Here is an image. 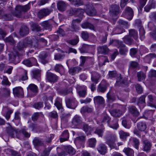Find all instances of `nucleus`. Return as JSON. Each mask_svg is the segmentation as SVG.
<instances>
[{"mask_svg":"<svg viewBox=\"0 0 156 156\" xmlns=\"http://www.w3.org/2000/svg\"><path fill=\"white\" fill-rule=\"evenodd\" d=\"M38 41L44 42L45 44H46L47 42L46 40L43 38H41L38 40H35L34 38L31 39L28 37L25 38L23 41H20L16 47L17 50L16 51V55H20V54L18 53V51L22 50L24 48L27 47H30L32 46L34 47L37 46L38 45Z\"/></svg>","mask_w":156,"mask_h":156,"instance_id":"obj_1","label":"nucleus"},{"mask_svg":"<svg viewBox=\"0 0 156 156\" xmlns=\"http://www.w3.org/2000/svg\"><path fill=\"white\" fill-rule=\"evenodd\" d=\"M26 127L24 126L22 129L19 131H17L15 129L11 126H9L6 129V131L7 134L11 137H14L16 135L17 137L20 139L23 138V135L25 137H29L30 134L26 131L27 129H25Z\"/></svg>","mask_w":156,"mask_h":156,"instance_id":"obj_2","label":"nucleus"},{"mask_svg":"<svg viewBox=\"0 0 156 156\" xmlns=\"http://www.w3.org/2000/svg\"><path fill=\"white\" fill-rule=\"evenodd\" d=\"M106 143L108 144L110 148H114L115 146V142L116 139L115 135L113 134H109L105 137Z\"/></svg>","mask_w":156,"mask_h":156,"instance_id":"obj_3","label":"nucleus"},{"mask_svg":"<svg viewBox=\"0 0 156 156\" xmlns=\"http://www.w3.org/2000/svg\"><path fill=\"white\" fill-rule=\"evenodd\" d=\"M110 118L107 115H105L102 120V122H107L108 126L110 128L116 129L119 127V125L116 119H114L111 122H110Z\"/></svg>","mask_w":156,"mask_h":156,"instance_id":"obj_4","label":"nucleus"},{"mask_svg":"<svg viewBox=\"0 0 156 156\" xmlns=\"http://www.w3.org/2000/svg\"><path fill=\"white\" fill-rule=\"evenodd\" d=\"M85 12L88 15L90 16H94L97 13L95 9L90 6L89 5L87 6L85 9H78L76 12L77 14L80 13L81 14H82Z\"/></svg>","mask_w":156,"mask_h":156,"instance_id":"obj_5","label":"nucleus"},{"mask_svg":"<svg viewBox=\"0 0 156 156\" xmlns=\"http://www.w3.org/2000/svg\"><path fill=\"white\" fill-rule=\"evenodd\" d=\"M29 5V4H28L24 6H17L15 8L14 15L17 17H20L22 12H26L30 9Z\"/></svg>","mask_w":156,"mask_h":156,"instance_id":"obj_6","label":"nucleus"},{"mask_svg":"<svg viewBox=\"0 0 156 156\" xmlns=\"http://www.w3.org/2000/svg\"><path fill=\"white\" fill-rule=\"evenodd\" d=\"M122 108L120 110L115 109L110 111V113L112 116L114 117H119L122 115L125 112L126 109V106H122L120 107Z\"/></svg>","mask_w":156,"mask_h":156,"instance_id":"obj_7","label":"nucleus"},{"mask_svg":"<svg viewBox=\"0 0 156 156\" xmlns=\"http://www.w3.org/2000/svg\"><path fill=\"white\" fill-rule=\"evenodd\" d=\"M134 16V12L131 7L127 6L125 9V12L123 13L122 16L126 18L129 20H131Z\"/></svg>","mask_w":156,"mask_h":156,"instance_id":"obj_8","label":"nucleus"},{"mask_svg":"<svg viewBox=\"0 0 156 156\" xmlns=\"http://www.w3.org/2000/svg\"><path fill=\"white\" fill-rule=\"evenodd\" d=\"M66 103L67 107L71 109H75L77 105L76 101L73 98H66Z\"/></svg>","mask_w":156,"mask_h":156,"instance_id":"obj_9","label":"nucleus"},{"mask_svg":"<svg viewBox=\"0 0 156 156\" xmlns=\"http://www.w3.org/2000/svg\"><path fill=\"white\" fill-rule=\"evenodd\" d=\"M46 80L50 83H55L57 81L58 77L55 74L48 70L46 74Z\"/></svg>","mask_w":156,"mask_h":156,"instance_id":"obj_10","label":"nucleus"},{"mask_svg":"<svg viewBox=\"0 0 156 156\" xmlns=\"http://www.w3.org/2000/svg\"><path fill=\"white\" fill-rule=\"evenodd\" d=\"M53 10L51 9L44 8L40 10L38 14V16L39 18H42L48 15Z\"/></svg>","mask_w":156,"mask_h":156,"instance_id":"obj_11","label":"nucleus"},{"mask_svg":"<svg viewBox=\"0 0 156 156\" xmlns=\"http://www.w3.org/2000/svg\"><path fill=\"white\" fill-rule=\"evenodd\" d=\"M13 93L15 97H22L24 95L23 90L21 87H16L13 89Z\"/></svg>","mask_w":156,"mask_h":156,"instance_id":"obj_12","label":"nucleus"},{"mask_svg":"<svg viewBox=\"0 0 156 156\" xmlns=\"http://www.w3.org/2000/svg\"><path fill=\"white\" fill-rule=\"evenodd\" d=\"M116 80V82L115 84V86H119L122 84H126L128 83L127 79L126 77L122 78L120 74L118 75Z\"/></svg>","mask_w":156,"mask_h":156,"instance_id":"obj_13","label":"nucleus"},{"mask_svg":"<svg viewBox=\"0 0 156 156\" xmlns=\"http://www.w3.org/2000/svg\"><path fill=\"white\" fill-rule=\"evenodd\" d=\"M27 90L29 93H31L34 95H36L38 91L37 86L34 84H30L27 87Z\"/></svg>","mask_w":156,"mask_h":156,"instance_id":"obj_14","label":"nucleus"},{"mask_svg":"<svg viewBox=\"0 0 156 156\" xmlns=\"http://www.w3.org/2000/svg\"><path fill=\"white\" fill-rule=\"evenodd\" d=\"M13 110L10 109L7 107H4L2 112L6 119L8 120L10 117L11 114L13 112Z\"/></svg>","mask_w":156,"mask_h":156,"instance_id":"obj_15","label":"nucleus"},{"mask_svg":"<svg viewBox=\"0 0 156 156\" xmlns=\"http://www.w3.org/2000/svg\"><path fill=\"white\" fill-rule=\"evenodd\" d=\"M147 94L148 93H145L139 98L137 105L140 108H143L145 106V98Z\"/></svg>","mask_w":156,"mask_h":156,"instance_id":"obj_16","label":"nucleus"},{"mask_svg":"<svg viewBox=\"0 0 156 156\" xmlns=\"http://www.w3.org/2000/svg\"><path fill=\"white\" fill-rule=\"evenodd\" d=\"M119 7L118 5H113L111 7L110 12L112 16H114L119 14Z\"/></svg>","mask_w":156,"mask_h":156,"instance_id":"obj_17","label":"nucleus"},{"mask_svg":"<svg viewBox=\"0 0 156 156\" xmlns=\"http://www.w3.org/2000/svg\"><path fill=\"white\" fill-rule=\"evenodd\" d=\"M29 30L28 28L26 26H22L20 30L19 34L22 36H24L27 35L29 33Z\"/></svg>","mask_w":156,"mask_h":156,"instance_id":"obj_18","label":"nucleus"},{"mask_svg":"<svg viewBox=\"0 0 156 156\" xmlns=\"http://www.w3.org/2000/svg\"><path fill=\"white\" fill-rule=\"evenodd\" d=\"M80 20L79 19L73 20L72 25L71 27V30L72 31H76L79 30L78 24Z\"/></svg>","mask_w":156,"mask_h":156,"instance_id":"obj_19","label":"nucleus"},{"mask_svg":"<svg viewBox=\"0 0 156 156\" xmlns=\"http://www.w3.org/2000/svg\"><path fill=\"white\" fill-rule=\"evenodd\" d=\"M146 72H143L142 71L138 72L136 75L138 81H144L146 77Z\"/></svg>","mask_w":156,"mask_h":156,"instance_id":"obj_20","label":"nucleus"},{"mask_svg":"<svg viewBox=\"0 0 156 156\" xmlns=\"http://www.w3.org/2000/svg\"><path fill=\"white\" fill-rule=\"evenodd\" d=\"M69 137V134L67 130L64 131L62 133L60 140L61 142L67 140Z\"/></svg>","mask_w":156,"mask_h":156,"instance_id":"obj_21","label":"nucleus"},{"mask_svg":"<svg viewBox=\"0 0 156 156\" xmlns=\"http://www.w3.org/2000/svg\"><path fill=\"white\" fill-rule=\"evenodd\" d=\"M100 78V75L97 73L94 72L92 73L91 80L92 82H94L95 84L98 83V80Z\"/></svg>","mask_w":156,"mask_h":156,"instance_id":"obj_22","label":"nucleus"},{"mask_svg":"<svg viewBox=\"0 0 156 156\" xmlns=\"http://www.w3.org/2000/svg\"><path fill=\"white\" fill-rule=\"evenodd\" d=\"M57 6L58 10L61 11H65L66 7V4L62 1H60L57 3Z\"/></svg>","mask_w":156,"mask_h":156,"instance_id":"obj_23","label":"nucleus"},{"mask_svg":"<svg viewBox=\"0 0 156 156\" xmlns=\"http://www.w3.org/2000/svg\"><path fill=\"white\" fill-rule=\"evenodd\" d=\"M72 122L73 124L75 126L79 125L81 122V118L78 115H76L73 118Z\"/></svg>","mask_w":156,"mask_h":156,"instance_id":"obj_24","label":"nucleus"},{"mask_svg":"<svg viewBox=\"0 0 156 156\" xmlns=\"http://www.w3.org/2000/svg\"><path fill=\"white\" fill-rule=\"evenodd\" d=\"M123 151L127 156H134V151L130 148H124Z\"/></svg>","mask_w":156,"mask_h":156,"instance_id":"obj_25","label":"nucleus"},{"mask_svg":"<svg viewBox=\"0 0 156 156\" xmlns=\"http://www.w3.org/2000/svg\"><path fill=\"white\" fill-rule=\"evenodd\" d=\"M97 150L100 153L104 154L106 152V147L104 144H101L98 146Z\"/></svg>","mask_w":156,"mask_h":156,"instance_id":"obj_26","label":"nucleus"},{"mask_svg":"<svg viewBox=\"0 0 156 156\" xmlns=\"http://www.w3.org/2000/svg\"><path fill=\"white\" fill-rule=\"evenodd\" d=\"M94 103L99 104H103L105 102V101L103 98L99 96L94 97Z\"/></svg>","mask_w":156,"mask_h":156,"instance_id":"obj_27","label":"nucleus"},{"mask_svg":"<svg viewBox=\"0 0 156 156\" xmlns=\"http://www.w3.org/2000/svg\"><path fill=\"white\" fill-rule=\"evenodd\" d=\"M81 70V69L80 67L79 66L75 67L69 69V72L70 74L74 75L76 73H78Z\"/></svg>","mask_w":156,"mask_h":156,"instance_id":"obj_28","label":"nucleus"},{"mask_svg":"<svg viewBox=\"0 0 156 156\" xmlns=\"http://www.w3.org/2000/svg\"><path fill=\"white\" fill-rule=\"evenodd\" d=\"M34 145L36 147L42 146L44 144L43 142L39 139L38 137H35L33 140Z\"/></svg>","mask_w":156,"mask_h":156,"instance_id":"obj_29","label":"nucleus"},{"mask_svg":"<svg viewBox=\"0 0 156 156\" xmlns=\"http://www.w3.org/2000/svg\"><path fill=\"white\" fill-rule=\"evenodd\" d=\"M98 50L100 53L106 54L108 52L109 49L106 46L104 45L98 47Z\"/></svg>","mask_w":156,"mask_h":156,"instance_id":"obj_30","label":"nucleus"},{"mask_svg":"<svg viewBox=\"0 0 156 156\" xmlns=\"http://www.w3.org/2000/svg\"><path fill=\"white\" fill-rule=\"evenodd\" d=\"M137 127L139 130L141 131H143L146 129L147 126L144 122H140L137 124Z\"/></svg>","mask_w":156,"mask_h":156,"instance_id":"obj_31","label":"nucleus"},{"mask_svg":"<svg viewBox=\"0 0 156 156\" xmlns=\"http://www.w3.org/2000/svg\"><path fill=\"white\" fill-rule=\"evenodd\" d=\"M81 27L83 28H89L95 30V27L92 24L88 22H85L81 24Z\"/></svg>","mask_w":156,"mask_h":156,"instance_id":"obj_32","label":"nucleus"},{"mask_svg":"<svg viewBox=\"0 0 156 156\" xmlns=\"http://www.w3.org/2000/svg\"><path fill=\"white\" fill-rule=\"evenodd\" d=\"M144 150L145 151H147L150 150L151 147V144L150 142L147 140H145L144 141Z\"/></svg>","mask_w":156,"mask_h":156,"instance_id":"obj_33","label":"nucleus"},{"mask_svg":"<svg viewBox=\"0 0 156 156\" xmlns=\"http://www.w3.org/2000/svg\"><path fill=\"white\" fill-rule=\"evenodd\" d=\"M103 81H102L98 86V90L99 92L103 93L105 92L107 89V86L105 84L103 83Z\"/></svg>","mask_w":156,"mask_h":156,"instance_id":"obj_34","label":"nucleus"},{"mask_svg":"<svg viewBox=\"0 0 156 156\" xmlns=\"http://www.w3.org/2000/svg\"><path fill=\"white\" fill-rule=\"evenodd\" d=\"M0 78L1 79H2L1 82L2 85L8 86L10 85L11 83L9 81L8 78L6 77L3 76L2 77L0 76Z\"/></svg>","mask_w":156,"mask_h":156,"instance_id":"obj_35","label":"nucleus"},{"mask_svg":"<svg viewBox=\"0 0 156 156\" xmlns=\"http://www.w3.org/2000/svg\"><path fill=\"white\" fill-rule=\"evenodd\" d=\"M129 112L134 116H138L139 113L137 111L136 107L134 106H131L129 108Z\"/></svg>","mask_w":156,"mask_h":156,"instance_id":"obj_36","label":"nucleus"},{"mask_svg":"<svg viewBox=\"0 0 156 156\" xmlns=\"http://www.w3.org/2000/svg\"><path fill=\"white\" fill-rule=\"evenodd\" d=\"M80 89H82L83 90H80L78 92V94L80 97H84L86 94L87 87L85 86L80 87Z\"/></svg>","mask_w":156,"mask_h":156,"instance_id":"obj_37","label":"nucleus"},{"mask_svg":"<svg viewBox=\"0 0 156 156\" xmlns=\"http://www.w3.org/2000/svg\"><path fill=\"white\" fill-rule=\"evenodd\" d=\"M123 39L125 43L129 45L132 44L133 42V40L130 38L129 36H125L123 38Z\"/></svg>","mask_w":156,"mask_h":156,"instance_id":"obj_38","label":"nucleus"},{"mask_svg":"<svg viewBox=\"0 0 156 156\" xmlns=\"http://www.w3.org/2000/svg\"><path fill=\"white\" fill-rule=\"evenodd\" d=\"M119 26L121 27H124L125 28H128L129 26V24L127 22L122 20H120L118 22Z\"/></svg>","mask_w":156,"mask_h":156,"instance_id":"obj_39","label":"nucleus"},{"mask_svg":"<svg viewBox=\"0 0 156 156\" xmlns=\"http://www.w3.org/2000/svg\"><path fill=\"white\" fill-rule=\"evenodd\" d=\"M90 45L86 44H83L81 48L79 49L81 53L87 52L89 50Z\"/></svg>","mask_w":156,"mask_h":156,"instance_id":"obj_40","label":"nucleus"},{"mask_svg":"<svg viewBox=\"0 0 156 156\" xmlns=\"http://www.w3.org/2000/svg\"><path fill=\"white\" fill-rule=\"evenodd\" d=\"M130 140L133 143L134 147L136 149H138L139 145V140L136 138H133L130 139Z\"/></svg>","mask_w":156,"mask_h":156,"instance_id":"obj_41","label":"nucleus"},{"mask_svg":"<svg viewBox=\"0 0 156 156\" xmlns=\"http://www.w3.org/2000/svg\"><path fill=\"white\" fill-rule=\"evenodd\" d=\"M66 151L70 155H74L76 151L73 148L70 146H67L65 147Z\"/></svg>","mask_w":156,"mask_h":156,"instance_id":"obj_42","label":"nucleus"},{"mask_svg":"<svg viewBox=\"0 0 156 156\" xmlns=\"http://www.w3.org/2000/svg\"><path fill=\"white\" fill-rule=\"evenodd\" d=\"M139 30L140 38L141 40L142 41L145 38L144 34L145 33V31L143 27L142 26H140L139 27Z\"/></svg>","mask_w":156,"mask_h":156,"instance_id":"obj_43","label":"nucleus"},{"mask_svg":"<svg viewBox=\"0 0 156 156\" xmlns=\"http://www.w3.org/2000/svg\"><path fill=\"white\" fill-rule=\"evenodd\" d=\"M148 98L149 99V101L152 103L153 104H155L156 105H153L152 104H151V106H153L156 108V97L154 96L151 95H149L148 96Z\"/></svg>","mask_w":156,"mask_h":156,"instance_id":"obj_44","label":"nucleus"},{"mask_svg":"<svg viewBox=\"0 0 156 156\" xmlns=\"http://www.w3.org/2000/svg\"><path fill=\"white\" fill-rule=\"evenodd\" d=\"M41 26L45 29L51 30V25L48 21H45L42 23Z\"/></svg>","mask_w":156,"mask_h":156,"instance_id":"obj_45","label":"nucleus"},{"mask_svg":"<svg viewBox=\"0 0 156 156\" xmlns=\"http://www.w3.org/2000/svg\"><path fill=\"white\" fill-rule=\"evenodd\" d=\"M7 152L10 154L12 156H20V154L18 152L13 150L8 149L7 150Z\"/></svg>","mask_w":156,"mask_h":156,"instance_id":"obj_46","label":"nucleus"},{"mask_svg":"<svg viewBox=\"0 0 156 156\" xmlns=\"http://www.w3.org/2000/svg\"><path fill=\"white\" fill-rule=\"evenodd\" d=\"M119 134L120 138L123 139H126L127 136L129 135V133L124 132L122 130L120 131Z\"/></svg>","mask_w":156,"mask_h":156,"instance_id":"obj_47","label":"nucleus"},{"mask_svg":"<svg viewBox=\"0 0 156 156\" xmlns=\"http://www.w3.org/2000/svg\"><path fill=\"white\" fill-rule=\"evenodd\" d=\"M112 44L114 45L117 46L118 48L120 47H124L125 46V44L118 40H113Z\"/></svg>","mask_w":156,"mask_h":156,"instance_id":"obj_48","label":"nucleus"},{"mask_svg":"<svg viewBox=\"0 0 156 156\" xmlns=\"http://www.w3.org/2000/svg\"><path fill=\"white\" fill-rule=\"evenodd\" d=\"M92 111V109L90 108H89L87 106L83 107L80 110L81 113H84L85 112H90Z\"/></svg>","mask_w":156,"mask_h":156,"instance_id":"obj_49","label":"nucleus"},{"mask_svg":"<svg viewBox=\"0 0 156 156\" xmlns=\"http://www.w3.org/2000/svg\"><path fill=\"white\" fill-rule=\"evenodd\" d=\"M129 36H132L135 39H136L138 38V33L136 31L133 29H132L129 30Z\"/></svg>","mask_w":156,"mask_h":156,"instance_id":"obj_50","label":"nucleus"},{"mask_svg":"<svg viewBox=\"0 0 156 156\" xmlns=\"http://www.w3.org/2000/svg\"><path fill=\"white\" fill-rule=\"evenodd\" d=\"M107 97L108 100L110 102H112L115 99V97L111 92H109L107 94Z\"/></svg>","mask_w":156,"mask_h":156,"instance_id":"obj_51","label":"nucleus"},{"mask_svg":"<svg viewBox=\"0 0 156 156\" xmlns=\"http://www.w3.org/2000/svg\"><path fill=\"white\" fill-rule=\"evenodd\" d=\"M104 129V128L102 129L97 128L94 133L98 134L99 136L102 137L103 135Z\"/></svg>","mask_w":156,"mask_h":156,"instance_id":"obj_52","label":"nucleus"},{"mask_svg":"<svg viewBox=\"0 0 156 156\" xmlns=\"http://www.w3.org/2000/svg\"><path fill=\"white\" fill-rule=\"evenodd\" d=\"M125 32V30L119 26L118 27L115 28L113 31L114 34H119Z\"/></svg>","mask_w":156,"mask_h":156,"instance_id":"obj_53","label":"nucleus"},{"mask_svg":"<svg viewBox=\"0 0 156 156\" xmlns=\"http://www.w3.org/2000/svg\"><path fill=\"white\" fill-rule=\"evenodd\" d=\"M96 140L94 138H91L88 140V144L90 147H94L95 145Z\"/></svg>","mask_w":156,"mask_h":156,"instance_id":"obj_54","label":"nucleus"},{"mask_svg":"<svg viewBox=\"0 0 156 156\" xmlns=\"http://www.w3.org/2000/svg\"><path fill=\"white\" fill-rule=\"evenodd\" d=\"M47 55L46 53L44 55H40V57L41 59V62L44 64H45L46 63H47L48 62V61L47 60L45 59V58L47 57Z\"/></svg>","mask_w":156,"mask_h":156,"instance_id":"obj_55","label":"nucleus"},{"mask_svg":"<svg viewBox=\"0 0 156 156\" xmlns=\"http://www.w3.org/2000/svg\"><path fill=\"white\" fill-rule=\"evenodd\" d=\"M120 48V49L119 51L120 54L122 55H125L128 51L127 48L126 47V46L124 47Z\"/></svg>","mask_w":156,"mask_h":156,"instance_id":"obj_56","label":"nucleus"},{"mask_svg":"<svg viewBox=\"0 0 156 156\" xmlns=\"http://www.w3.org/2000/svg\"><path fill=\"white\" fill-rule=\"evenodd\" d=\"M5 41V42H9L12 44H14L16 43V41L12 36H9L6 38Z\"/></svg>","mask_w":156,"mask_h":156,"instance_id":"obj_57","label":"nucleus"},{"mask_svg":"<svg viewBox=\"0 0 156 156\" xmlns=\"http://www.w3.org/2000/svg\"><path fill=\"white\" fill-rule=\"evenodd\" d=\"M2 19L4 20H11L12 19V17L10 14H4L2 16Z\"/></svg>","mask_w":156,"mask_h":156,"instance_id":"obj_58","label":"nucleus"},{"mask_svg":"<svg viewBox=\"0 0 156 156\" xmlns=\"http://www.w3.org/2000/svg\"><path fill=\"white\" fill-rule=\"evenodd\" d=\"M79 41V39L78 36H76V38L69 41V43L73 45H76V44Z\"/></svg>","mask_w":156,"mask_h":156,"instance_id":"obj_59","label":"nucleus"},{"mask_svg":"<svg viewBox=\"0 0 156 156\" xmlns=\"http://www.w3.org/2000/svg\"><path fill=\"white\" fill-rule=\"evenodd\" d=\"M40 73L41 72L39 70L33 71V77L35 79L38 78L40 77Z\"/></svg>","mask_w":156,"mask_h":156,"instance_id":"obj_60","label":"nucleus"},{"mask_svg":"<svg viewBox=\"0 0 156 156\" xmlns=\"http://www.w3.org/2000/svg\"><path fill=\"white\" fill-rule=\"evenodd\" d=\"M32 30L36 31H39L41 30V29L40 26L37 24H34L32 25Z\"/></svg>","mask_w":156,"mask_h":156,"instance_id":"obj_61","label":"nucleus"},{"mask_svg":"<svg viewBox=\"0 0 156 156\" xmlns=\"http://www.w3.org/2000/svg\"><path fill=\"white\" fill-rule=\"evenodd\" d=\"M54 69L55 71L60 73V71L63 70V68L61 64H57L55 66Z\"/></svg>","mask_w":156,"mask_h":156,"instance_id":"obj_62","label":"nucleus"},{"mask_svg":"<svg viewBox=\"0 0 156 156\" xmlns=\"http://www.w3.org/2000/svg\"><path fill=\"white\" fill-rule=\"evenodd\" d=\"M3 96L4 97H9L10 95V90L8 88H4L3 90Z\"/></svg>","mask_w":156,"mask_h":156,"instance_id":"obj_63","label":"nucleus"},{"mask_svg":"<svg viewBox=\"0 0 156 156\" xmlns=\"http://www.w3.org/2000/svg\"><path fill=\"white\" fill-rule=\"evenodd\" d=\"M36 109H39L43 106V103L41 102H38L35 103L33 105Z\"/></svg>","mask_w":156,"mask_h":156,"instance_id":"obj_64","label":"nucleus"}]
</instances>
